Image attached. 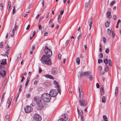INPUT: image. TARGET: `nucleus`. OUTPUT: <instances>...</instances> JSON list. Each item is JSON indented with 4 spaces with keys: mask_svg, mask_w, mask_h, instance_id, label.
I'll use <instances>...</instances> for the list:
<instances>
[{
    "mask_svg": "<svg viewBox=\"0 0 121 121\" xmlns=\"http://www.w3.org/2000/svg\"><path fill=\"white\" fill-rule=\"evenodd\" d=\"M41 62L43 64L47 65H51L52 64L51 60L50 58L48 57L47 56L44 55L41 58L40 60Z\"/></svg>",
    "mask_w": 121,
    "mask_h": 121,
    "instance_id": "nucleus-1",
    "label": "nucleus"
},
{
    "mask_svg": "<svg viewBox=\"0 0 121 121\" xmlns=\"http://www.w3.org/2000/svg\"><path fill=\"white\" fill-rule=\"evenodd\" d=\"M41 98L44 102H48L50 100L51 97L48 94L44 93L42 95Z\"/></svg>",
    "mask_w": 121,
    "mask_h": 121,
    "instance_id": "nucleus-2",
    "label": "nucleus"
},
{
    "mask_svg": "<svg viewBox=\"0 0 121 121\" xmlns=\"http://www.w3.org/2000/svg\"><path fill=\"white\" fill-rule=\"evenodd\" d=\"M44 52L47 56L51 57L52 56V51L47 46H45Z\"/></svg>",
    "mask_w": 121,
    "mask_h": 121,
    "instance_id": "nucleus-3",
    "label": "nucleus"
},
{
    "mask_svg": "<svg viewBox=\"0 0 121 121\" xmlns=\"http://www.w3.org/2000/svg\"><path fill=\"white\" fill-rule=\"evenodd\" d=\"M78 88L79 93V99H82L83 97V93L82 91V87L81 86H79Z\"/></svg>",
    "mask_w": 121,
    "mask_h": 121,
    "instance_id": "nucleus-4",
    "label": "nucleus"
},
{
    "mask_svg": "<svg viewBox=\"0 0 121 121\" xmlns=\"http://www.w3.org/2000/svg\"><path fill=\"white\" fill-rule=\"evenodd\" d=\"M24 108L25 111L26 113H30L33 110L32 108L29 106H26Z\"/></svg>",
    "mask_w": 121,
    "mask_h": 121,
    "instance_id": "nucleus-5",
    "label": "nucleus"
},
{
    "mask_svg": "<svg viewBox=\"0 0 121 121\" xmlns=\"http://www.w3.org/2000/svg\"><path fill=\"white\" fill-rule=\"evenodd\" d=\"M50 95L51 97H55L56 96L57 93L56 91L55 90H51L48 94Z\"/></svg>",
    "mask_w": 121,
    "mask_h": 121,
    "instance_id": "nucleus-6",
    "label": "nucleus"
},
{
    "mask_svg": "<svg viewBox=\"0 0 121 121\" xmlns=\"http://www.w3.org/2000/svg\"><path fill=\"white\" fill-rule=\"evenodd\" d=\"M79 100H78L80 103V105L81 106H86L87 104V103L85 102L84 100L82 99H79Z\"/></svg>",
    "mask_w": 121,
    "mask_h": 121,
    "instance_id": "nucleus-7",
    "label": "nucleus"
},
{
    "mask_svg": "<svg viewBox=\"0 0 121 121\" xmlns=\"http://www.w3.org/2000/svg\"><path fill=\"white\" fill-rule=\"evenodd\" d=\"M34 119L37 121H40L42 119L41 116L38 114H36L35 115Z\"/></svg>",
    "mask_w": 121,
    "mask_h": 121,
    "instance_id": "nucleus-8",
    "label": "nucleus"
},
{
    "mask_svg": "<svg viewBox=\"0 0 121 121\" xmlns=\"http://www.w3.org/2000/svg\"><path fill=\"white\" fill-rule=\"evenodd\" d=\"M41 98L38 96H35L34 98V100L38 103H40L41 100Z\"/></svg>",
    "mask_w": 121,
    "mask_h": 121,
    "instance_id": "nucleus-9",
    "label": "nucleus"
},
{
    "mask_svg": "<svg viewBox=\"0 0 121 121\" xmlns=\"http://www.w3.org/2000/svg\"><path fill=\"white\" fill-rule=\"evenodd\" d=\"M54 82L55 84V87H56L57 89L58 92H59L60 94V89L59 88V85H58V82L55 81H54Z\"/></svg>",
    "mask_w": 121,
    "mask_h": 121,
    "instance_id": "nucleus-10",
    "label": "nucleus"
},
{
    "mask_svg": "<svg viewBox=\"0 0 121 121\" xmlns=\"http://www.w3.org/2000/svg\"><path fill=\"white\" fill-rule=\"evenodd\" d=\"M62 117H63L62 118H63V121H66L69 118V116L66 113L62 115Z\"/></svg>",
    "mask_w": 121,
    "mask_h": 121,
    "instance_id": "nucleus-11",
    "label": "nucleus"
},
{
    "mask_svg": "<svg viewBox=\"0 0 121 121\" xmlns=\"http://www.w3.org/2000/svg\"><path fill=\"white\" fill-rule=\"evenodd\" d=\"M6 59H3L2 60V62H1L0 61V64L1 65H4V64H6ZM0 66H4L3 68L4 70V66L0 65Z\"/></svg>",
    "mask_w": 121,
    "mask_h": 121,
    "instance_id": "nucleus-12",
    "label": "nucleus"
},
{
    "mask_svg": "<svg viewBox=\"0 0 121 121\" xmlns=\"http://www.w3.org/2000/svg\"><path fill=\"white\" fill-rule=\"evenodd\" d=\"M64 11L63 10L61 11L60 12V15H59L58 17V22H59L60 21L61 18L62 17V16L61 15L63 14L64 13Z\"/></svg>",
    "mask_w": 121,
    "mask_h": 121,
    "instance_id": "nucleus-13",
    "label": "nucleus"
},
{
    "mask_svg": "<svg viewBox=\"0 0 121 121\" xmlns=\"http://www.w3.org/2000/svg\"><path fill=\"white\" fill-rule=\"evenodd\" d=\"M13 29L12 30V31L13 33H14V31H16L18 29V27L16 24H15L14 25L13 24Z\"/></svg>",
    "mask_w": 121,
    "mask_h": 121,
    "instance_id": "nucleus-14",
    "label": "nucleus"
},
{
    "mask_svg": "<svg viewBox=\"0 0 121 121\" xmlns=\"http://www.w3.org/2000/svg\"><path fill=\"white\" fill-rule=\"evenodd\" d=\"M100 93L101 95H103L104 93V87L103 85H101V86Z\"/></svg>",
    "mask_w": 121,
    "mask_h": 121,
    "instance_id": "nucleus-15",
    "label": "nucleus"
},
{
    "mask_svg": "<svg viewBox=\"0 0 121 121\" xmlns=\"http://www.w3.org/2000/svg\"><path fill=\"white\" fill-rule=\"evenodd\" d=\"M52 73L54 75L56 74L57 73V69L55 68H54L52 69Z\"/></svg>",
    "mask_w": 121,
    "mask_h": 121,
    "instance_id": "nucleus-16",
    "label": "nucleus"
},
{
    "mask_svg": "<svg viewBox=\"0 0 121 121\" xmlns=\"http://www.w3.org/2000/svg\"><path fill=\"white\" fill-rule=\"evenodd\" d=\"M79 75L78 76L79 78L80 77V78H81V77L85 76L84 72H80L79 73Z\"/></svg>",
    "mask_w": 121,
    "mask_h": 121,
    "instance_id": "nucleus-17",
    "label": "nucleus"
},
{
    "mask_svg": "<svg viewBox=\"0 0 121 121\" xmlns=\"http://www.w3.org/2000/svg\"><path fill=\"white\" fill-rule=\"evenodd\" d=\"M107 17L108 18H111L112 16L111 15V13L110 12H107L106 13Z\"/></svg>",
    "mask_w": 121,
    "mask_h": 121,
    "instance_id": "nucleus-18",
    "label": "nucleus"
},
{
    "mask_svg": "<svg viewBox=\"0 0 121 121\" xmlns=\"http://www.w3.org/2000/svg\"><path fill=\"white\" fill-rule=\"evenodd\" d=\"M44 76L47 78H48L52 79H53V77L52 76H51L49 74H47L45 75Z\"/></svg>",
    "mask_w": 121,
    "mask_h": 121,
    "instance_id": "nucleus-19",
    "label": "nucleus"
},
{
    "mask_svg": "<svg viewBox=\"0 0 121 121\" xmlns=\"http://www.w3.org/2000/svg\"><path fill=\"white\" fill-rule=\"evenodd\" d=\"M91 0H90L88 1L87 3L85 5L86 8H88L89 7V6L90 5V3L91 2Z\"/></svg>",
    "mask_w": 121,
    "mask_h": 121,
    "instance_id": "nucleus-20",
    "label": "nucleus"
},
{
    "mask_svg": "<svg viewBox=\"0 0 121 121\" xmlns=\"http://www.w3.org/2000/svg\"><path fill=\"white\" fill-rule=\"evenodd\" d=\"M83 112L82 111L81 112H80V115L81 116V120L82 121H83L84 120L83 119Z\"/></svg>",
    "mask_w": 121,
    "mask_h": 121,
    "instance_id": "nucleus-21",
    "label": "nucleus"
},
{
    "mask_svg": "<svg viewBox=\"0 0 121 121\" xmlns=\"http://www.w3.org/2000/svg\"><path fill=\"white\" fill-rule=\"evenodd\" d=\"M118 87H116L115 89V96L116 97L117 95L118 94Z\"/></svg>",
    "mask_w": 121,
    "mask_h": 121,
    "instance_id": "nucleus-22",
    "label": "nucleus"
},
{
    "mask_svg": "<svg viewBox=\"0 0 121 121\" xmlns=\"http://www.w3.org/2000/svg\"><path fill=\"white\" fill-rule=\"evenodd\" d=\"M103 117L104 121H108V118L106 115H103Z\"/></svg>",
    "mask_w": 121,
    "mask_h": 121,
    "instance_id": "nucleus-23",
    "label": "nucleus"
},
{
    "mask_svg": "<svg viewBox=\"0 0 121 121\" xmlns=\"http://www.w3.org/2000/svg\"><path fill=\"white\" fill-rule=\"evenodd\" d=\"M80 60L79 58L78 57L76 58V61L78 65H79L80 64Z\"/></svg>",
    "mask_w": 121,
    "mask_h": 121,
    "instance_id": "nucleus-24",
    "label": "nucleus"
},
{
    "mask_svg": "<svg viewBox=\"0 0 121 121\" xmlns=\"http://www.w3.org/2000/svg\"><path fill=\"white\" fill-rule=\"evenodd\" d=\"M107 32L108 35H110L111 33V31L110 29H108L107 30Z\"/></svg>",
    "mask_w": 121,
    "mask_h": 121,
    "instance_id": "nucleus-25",
    "label": "nucleus"
},
{
    "mask_svg": "<svg viewBox=\"0 0 121 121\" xmlns=\"http://www.w3.org/2000/svg\"><path fill=\"white\" fill-rule=\"evenodd\" d=\"M102 102L105 103L106 102V98L105 96H103L102 98Z\"/></svg>",
    "mask_w": 121,
    "mask_h": 121,
    "instance_id": "nucleus-26",
    "label": "nucleus"
},
{
    "mask_svg": "<svg viewBox=\"0 0 121 121\" xmlns=\"http://www.w3.org/2000/svg\"><path fill=\"white\" fill-rule=\"evenodd\" d=\"M85 76H86L88 75L90 73V72L89 71H86L84 72Z\"/></svg>",
    "mask_w": 121,
    "mask_h": 121,
    "instance_id": "nucleus-27",
    "label": "nucleus"
},
{
    "mask_svg": "<svg viewBox=\"0 0 121 121\" xmlns=\"http://www.w3.org/2000/svg\"><path fill=\"white\" fill-rule=\"evenodd\" d=\"M15 33V31L14 33H13L12 31V30L10 32V34L12 37H13L14 36V34Z\"/></svg>",
    "mask_w": 121,
    "mask_h": 121,
    "instance_id": "nucleus-28",
    "label": "nucleus"
},
{
    "mask_svg": "<svg viewBox=\"0 0 121 121\" xmlns=\"http://www.w3.org/2000/svg\"><path fill=\"white\" fill-rule=\"evenodd\" d=\"M10 100L9 99L7 100V104H8V106L9 107L10 105Z\"/></svg>",
    "mask_w": 121,
    "mask_h": 121,
    "instance_id": "nucleus-29",
    "label": "nucleus"
},
{
    "mask_svg": "<svg viewBox=\"0 0 121 121\" xmlns=\"http://www.w3.org/2000/svg\"><path fill=\"white\" fill-rule=\"evenodd\" d=\"M39 108L40 109H41L43 107V105L42 104H40L39 105Z\"/></svg>",
    "mask_w": 121,
    "mask_h": 121,
    "instance_id": "nucleus-30",
    "label": "nucleus"
},
{
    "mask_svg": "<svg viewBox=\"0 0 121 121\" xmlns=\"http://www.w3.org/2000/svg\"><path fill=\"white\" fill-rule=\"evenodd\" d=\"M82 37V34H80L77 37V38L78 39V40L79 41V39H81Z\"/></svg>",
    "mask_w": 121,
    "mask_h": 121,
    "instance_id": "nucleus-31",
    "label": "nucleus"
},
{
    "mask_svg": "<svg viewBox=\"0 0 121 121\" xmlns=\"http://www.w3.org/2000/svg\"><path fill=\"white\" fill-rule=\"evenodd\" d=\"M108 64L110 66H111L112 65V61L111 60L109 59L108 60Z\"/></svg>",
    "mask_w": 121,
    "mask_h": 121,
    "instance_id": "nucleus-32",
    "label": "nucleus"
},
{
    "mask_svg": "<svg viewBox=\"0 0 121 121\" xmlns=\"http://www.w3.org/2000/svg\"><path fill=\"white\" fill-rule=\"evenodd\" d=\"M108 60L107 59H105L104 60V63L106 64H108Z\"/></svg>",
    "mask_w": 121,
    "mask_h": 121,
    "instance_id": "nucleus-33",
    "label": "nucleus"
},
{
    "mask_svg": "<svg viewBox=\"0 0 121 121\" xmlns=\"http://www.w3.org/2000/svg\"><path fill=\"white\" fill-rule=\"evenodd\" d=\"M0 47L1 48H2L4 47L3 43V42H1L0 43Z\"/></svg>",
    "mask_w": 121,
    "mask_h": 121,
    "instance_id": "nucleus-34",
    "label": "nucleus"
},
{
    "mask_svg": "<svg viewBox=\"0 0 121 121\" xmlns=\"http://www.w3.org/2000/svg\"><path fill=\"white\" fill-rule=\"evenodd\" d=\"M31 105L33 107L35 105V101H32Z\"/></svg>",
    "mask_w": 121,
    "mask_h": 121,
    "instance_id": "nucleus-35",
    "label": "nucleus"
},
{
    "mask_svg": "<svg viewBox=\"0 0 121 121\" xmlns=\"http://www.w3.org/2000/svg\"><path fill=\"white\" fill-rule=\"evenodd\" d=\"M116 1L115 0L113 1L110 3V5L111 6H113L116 3Z\"/></svg>",
    "mask_w": 121,
    "mask_h": 121,
    "instance_id": "nucleus-36",
    "label": "nucleus"
},
{
    "mask_svg": "<svg viewBox=\"0 0 121 121\" xmlns=\"http://www.w3.org/2000/svg\"><path fill=\"white\" fill-rule=\"evenodd\" d=\"M11 3L9 1V2L8 5V10H9L10 9V7H11Z\"/></svg>",
    "mask_w": 121,
    "mask_h": 121,
    "instance_id": "nucleus-37",
    "label": "nucleus"
},
{
    "mask_svg": "<svg viewBox=\"0 0 121 121\" xmlns=\"http://www.w3.org/2000/svg\"><path fill=\"white\" fill-rule=\"evenodd\" d=\"M104 71H102V70H100L99 71V74L100 75H102L104 74Z\"/></svg>",
    "mask_w": 121,
    "mask_h": 121,
    "instance_id": "nucleus-38",
    "label": "nucleus"
},
{
    "mask_svg": "<svg viewBox=\"0 0 121 121\" xmlns=\"http://www.w3.org/2000/svg\"><path fill=\"white\" fill-rule=\"evenodd\" d=\"M5 118L6 120L8 119L9 118V114H7L5 116Z\"/></svg>",
    "mask_w": 121,
    "mask_h": 121,
    "instance_id": "nucleus-39",
    "label": "nucleus"
},
{
    "mask_svg": "<svg viewBox=\"0 0 121 121\" xmlns=\"http://www.w3.org/2000/svg\"><path fill=\"white\" fill-rule=\"evenodd\" d=\"M108 70V68L107 65H106V67L105 69V71H107Z\"/></svg>",
    "mask_w": 121,
    "mask_h": 121,
    "instance_id": "nucleus-40",
    "label": "nucleus"
},
{
    "mask_svg": "<svg viewBox=\"0 0 121 121\" xmlns=\"http://www.w3.org/2000/svg\"><path fill=\"white\" fill-rule=\"evenodd\" d=\"M43 18L44 16H42L39 19V22H40V21Z\"/></svg>",
    "mask_w": 121,
    "mask_h": 121,
    "instance_id": "nucleus-41",
    "label": "nucleus"
},
{
    "mask_svg": "<svg viewBox=\"0 0 121 121\" xmlns=\"http://www.w3.org/2000/svg\"><path fill=\"white\" fill-rule=\"evenodd\" d=\"M3 8V6L2 5V3H1L0 4V9L1 10H2Z\"/></svg>",
    "mask_w": 121,
    "mask_h": 121,
    "instance_id": "nucleus-42",
    "label": "nucleus"
},
{
    "mask_svg": "<svg viewBox=\"0 0 121 121\" xmlns=\"http://www.w3.org/2000/svg\"><path fill=\"white\" fill-rule=\"evenodd\" d=\"M89 78L90 80L91 81L92 80V76L91 75H89Z\"/></svg>",
    "mask_w": 121,
    "mask_h": 121,
    "instance_id": "nucleus-43",
    "label": "nucleus"
},
{
    "mask_svg": "<svg viewBox=\"0 0 121 121\" xmlns=\"http://www.w3.org/2000/svg\"><path fill=\"white\" fill-rule=\"evenodd\" d=\"M110 25V23H105V25L106 27H109Z\"/></svg>",
    "mask_w": 121,
    "mask_h": 121,
    "instance_id": "nucleus-44",
    "label": "nucleus"
},
{
    "mask_svg": "<svg viewBox=\"0 0 121 121\" xmlns=\"http://www.w3.org/2000/svg\"><path fill=\"white\" fill-rule=\"evenodd\" d=\"M61 55L60 54H59L58 55V58L59 59V60H60L61 59Z\"/></svg>",
    "mask_w": 121,
    "mask_h": 121,
    "instance_id": "nucleus-45",
    "label": "nucleus"
},
{
    "mask_svg": "<svg viewBox=\"0 0 121 121\" xmlns=\"http://www.w3.org/2000/svg\"><path fill=\"white\" fill-rule=\"evenodd\" d=\"M109 51V49L108 48H107L106 49L105 51V52L107 54H108V53Z\"/></svg>",
    "mask_w": 121,
    "mask_h": 121,
    "instance_id": "nucleus-46",
    "label": "nucleus"
},
{
    "mask_svg": "<svg viewBox=\"0 0 121 121\" xmlns=\"http://www.w3.org/2000/svg\"><path fill=\"white\" fill-rule=\"evenodd\" d=\"M100 57V58H102L103 56V54L102 53H101L99 54Z\"/></svg>",
    "mask_w": 121,
    "mask_h": 121,
    "instance_id": "nucleus-47",
    "label": "nucleus"
},
{
    "mask_svg": "<svg viewBox=\"0 0 121 121\" xmlns=\"http://www.w3.org/2000/svg\"><path fill=\"white\" fill-rule=\"evenodd\" d=\"M103 41L104 43V44H105L106 43V39L105 37H103Z\"/></svg>",
    "mask_w": 121,
    "mask_h": 121,
    "instance_id": "nucleus-48",
    "label": "nucleus"
},
{
    "mask_svg": "<svg viewBox=\"0 0 121 121\" xmlns=\"http://www.w3.org/2000/svg\"><path fill=\"white\" fill-rule=\"evenodd\" d=\"M117 16L115 15H114L112 17L113 19L114 20H115L117 18Z\"/></svg>",
    "mask_w": 121,
    "mask_h": 121,
    "instance_id": "nucleus-49",
    "label": "nucleus"
},
{
    "mask_svg": "<svg viewBox=\"0 0 121 121\" xmlns=\"http://www.w3.org/2000/svg\"><path fill=\"white\" fill-rule=\"evenodd\" d=\"M48 33H47V32H45L44 34V36H47L48 35Z\"/></svg>",
    "mask_w": 121,
    "mask_h": 121,
    "instance_id": "nucleus-50",
    "label": "nucleus"
},
{
    "mask_svg": "<svg viewBox=\"0 0 121 121\" xmlns=\"http://www.w3.org/2000/svg\"><path fill=\"white\" fill-rule=\"evenodd\" d=\"M30 25H28L26 28V30H29L30 28Z\"/></svg>",
    "mask_w": 121,
    "mask_h": 121,
    "instance_id": "nucleus-51",
    "label": "nucleus"
},
{
    "mask_svg": "<svg viewBox=\"0 0 121 121\" xmlns=\"http://www.w3.org/2000/svg\"><path fill=\"white\" fill-rule=\"evenodd\" d=\"M92 18L91 17L90 20L89 21V23H92Z\"/></svg>",
    "mask_w": 121,
    "mask_h": 121,
    "instance_id": "nucleus-52",
    "label": "nucleus"
},
{
    "mask_svg": "<svg viewBox=\"0 0 121 121\" xmlns=\"http://www.w3.org/2000/svg\"><path fill=\"white\" fill-rule=\"evenodd\" d=\"M30 79V77L28 76V77L27 78V81L26 82H29V80Z\"/></svg>",
    "mask_w": 121,
    "mask_h": 121,
    "instance_id": "nucleus-53",
    "label": "nucleus"
},
{
    "mask_svg": "<svg viewBox=\"0 0 121 121\" xmlns=\"http://www.w3.org/2000/svg\"><path fill=\"white\" fill-rule=\"evenodd\" d=\"M102 62L103 60L102 59H99V64L101 63Z\"/></svg>",
    "mask_w": 121,
    "mask_h": 121,
    "instance_id": "nucleus-54",
    "label": "nucleus"
},
{
    "mask_svg": "<svg viewBox=\"0 0 121 121\" xmlns=\"http://www.w3.org/2000/svg\"><path fill=\"white\" fill-rule=\"evenodd\" d=\"M22 77V79L21 80V82H23V81L25 80V78L24 77Z\"/></svg>",
    "mask_w": 121,
    "mask_h": 121,
    "instance_id": "nucleus-55",
    "label": "nucleus"
},
{
    "mask_svg": "<svg viewBox=\"0 0 121 121\" xmlns=\"http://www.w3.org/2000/svg\"><path fill=\"white\" fill-rule=\"evenodd\" d=\"M6 48L7 49H9L10 50V49L11 48V47H9L8 45H7L6 46Z\"/></svg>",
    "mask_w": 121,
    "mask_h": 121,
    "instance_id": "nucleus-56",
    "label": "nucleus"
},
{
    "mask_svg": "<svg viewBox=\"0 0 121 121\" xmlns=\"http://www.w3.org/2000/svg\"><path fill=\"white\" fill-rule=\"evenodd\" d=\"M35 46H33L32 47L31 50L32 51H33L35 49Z\"/></svg>",
    "mask_w": 121,
    "mask_h": 121,
    "instance_id": "nucleus-57",
    "label": "nucleus"
},
{
    "mask_svg": "<svg viewBox=\"0 0 121 121\" xmlns=\"http://www.w3.org/2000/svg\"><path fill=\"white\" fill-rule=\"evenodd\" d=\"M15 12V8H13V14H14Z\"/></svg>",
    "mask_w": 121,
    "mask_h": 121,
    "instance_id": "nucleus-58",
    "label": "nucleus"
},
{
    "mask_svg": "<svg viewBox=\"0 0 121 121\" xmlns=\"http://www.w3.org/2000/svg\"><path fill=\"white\" fill-rule=\"evenodd\" d=\"M42 4L43 6V7L44 6V2L43 0L42 1Z\"/></svg>",
    "mask_w": 121,
    "mask_h": 121,
    "instance_id": "nucleus-59",
    "label": "nucleus"
},
{
    "mask_svg": "<svg viewBox=\"0 0 121 121\" xmlns=\"http://www.w3.org/2000/svg\"><path fill=\"white\" fill-rule=\"evenodd\" d=\"M10 51V50L9 49H8L7 51L5 52V53L6 54L8 53Z\"/></svg>",
    "mask_w": 121,
    "mask_h": 121,
    "instance_id": "nucleus-60",
    "label": "nucleus"
},
{
    "mask_svg": "<svg viewBox=\"0 0 121 121\" xmlns=\"http://www.w3.org/2000/svg\"><path fill=\"white\" fill-rule=\"evenodd\" d=\"M69 42V40H67L65 44L66 45H67L68 44Z\"/></svg>",
    "mask_w": 121,
    "mask_h": 121,
    "instance_id": "nucleus-61",
    "label": "nucleus"
},
{
    "mask_svg": "<svg viewBox=\"0 0 121 121\" xmlns=\"http://www.w3.org/2000/svg\"><path fill=\"white\" fill-rule=\"evenodd\" d=\"M42 71L40 67H39V72L40 73Z\"/></svg>",
    "mask_w": 121,
    "mask_h": 121,
    "instance_id": "nucleus-62",
    "label": "nucleus"
},
{
    "mask_svg": "<svg viewBox=\"0 0 121 121\" xmlns=\"http://www.w3.org/2000/svg\"><path fill=\"white\" fill-rule=\"evenodd\" d=\"M37 83V81H35L34 82L33 84L34 85H36Z\"/></svg>",
    "mask_w": 121,
    "mask_h": 121,
    "instance_id": "nucleus-63",
    "label": "nucleus"
},
{
    "mask_svg": "<svg viewBox=\"0 0 121 121\" xmlns=\"http://www.w3.org/2000/svg\"><path fill=\"white\" fill-rule=\"evenodd\" d=\"M39 30H40L42 28V27L41 25H39Z\"/></svg>",
    "mask_w": 121,
    "mask_h": 121,
    "instance_id": "nucleus-64",
    "label": "nucleus"
}]
</instances>
